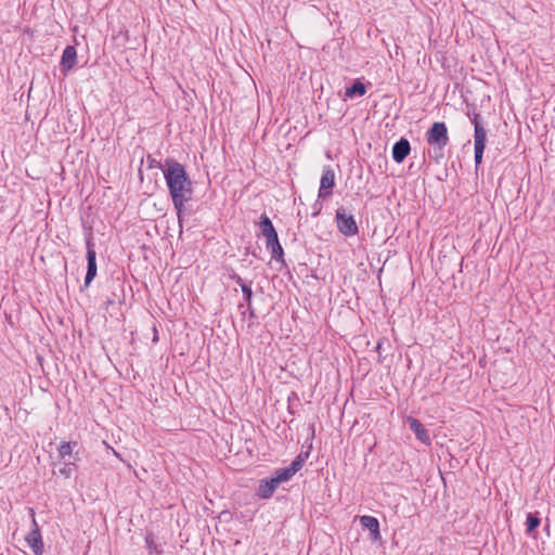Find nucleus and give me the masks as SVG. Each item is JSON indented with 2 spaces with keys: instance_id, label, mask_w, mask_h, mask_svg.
I'll use <instances>...</instances> for the list:
<instances>
[{
  "instance_id": "16",
  "label": "nucleus",
  "mask_w": 555,
  "mask_h": 555,
  "mask_svg": "<svg viewBox=\"0 0 555 555\" xmlns=\"http://www.w3.org/2000/svg\"><path fill=\"white\" fill-rule=\"evenodd\" d=\"M540 522H541V520L537 514L529 513L527 515V519H526L527 534H531L532 531L535 530L540 526Z\"/></svg>"
},
{
  "instance_id": "8",
  "label": "nucleus",
  "mask_w": 555,
  "mask_h": 555,
  "mask_svg": "<svg viewBox=\"0 0 555 555\" xmlns=\"http://www.w3.org/2000/svg\"><path fill=\"white\" fill-rule=\"evenodd\" d=\"M360 524L364 529L370 531L371 540L376 542L382 539L379 531V521L376 517L364 515L360 517Z\"/></svg>"
},
{
  "instance_id": "5",
  "label": "nucleus",
  "mask_w": 555,
  "mask_h": 555,
  "mask_svg": "<svg viewBox=\"0 0 555 555\" xmlns=\"http://www.w3.org/2000/svg\"><path fill=\"white\" fill-rule=\"evenodd\" d=\"M87 247V273L85 276V286L88 287L96 275V254L91 237L86 241Z\"/></svg>"
},
{
  "instance_id": "2",
  "label": "nucleus",
  "mask_w": 555,
  "mask_h": 555,
  "mask_svg": "<svg viewBox=\"0 0 555 555\" xmlns=\"http://www.w3.org/2000/svg\"><path fill=\"white\" fill-rule=\"evenodd\" d=\"M28 513L31 518V529L25 537V541L27 545L33 550L35 555H42L44 546L40 533V528L35 517V509L33 507H29Z\"/></svg>"
},
{
  "instance_id": "18",
  "label": "nucleus",
  "mask_w": 555,
  "mask_h": 555,
  "mask_svg": "<svg viewBox=\"0 0 555 555\" xmlns=\"http://www.w3.org/2000/svg\"><path fill=\"white\" fill-rule=\"evenodd\" d=\"M75 446H77V442H62L59 448L61 459H65L67 455H70L73 452V447Z\"/></svg>"
},
{
  "instance_id": "1",
  "label": "nucleus",
  "mask_w": 555,
  "mask_h": 555,
  "mask_svg": "<svg viewBox=\"0 0 555 555\" xmlns=\"http://www.w3.org/2000/svg\"><path fill=\"white\" fill-rule=\"evenodd\" d=\"M164 177L177 211L178 220L181 223L184 204L191 201L193 195L192 181L184 167L172 158L166 159Z\"/></svg>"
},
{
  "instance_id": "20",
  "label": "nucleus",
  "mask_w": 555,
  "mask_h": 555,
  "mask_svg": "<svg viewBox=\"0 0 555 555\" xmlns=\"http://www.w3.org/2000/svg\"><path fill=\"white\" fill-rule=\"evenodd\" d=\"M242 292L244 295V301L246 302L248 309L250 310V314L253 315V309H251V298H253V291L250 285H242Z\"/></svg>"
},
{
  "instance_id": "21",
  "label": "nucleus",
  "mask_w": 555,
  "mask_h": 555,
  "mask_svg": "<svg viewBox=\"0 0 555 555\" xmlns=\"http://www.w3.org/2000/svg\"><path fill=\"white\" fill-rule=\"evenodd\" d=\"M485 147H474V157L476 167L481 164L483 156Z\"/></svg>"
},
{
  "instance_id": "10",
  "label": "nucleus",
  "mask_w": 555,
  "mask_h": 555,
  "mask_svg": "<svg viewBox=\"0 0 555 555\" xmlns=\"http://www.w3.org/2000/svg\"><path fill=\"white\" fill-rule=\"evenodd\" d=\"M408 424L410 426V429L415 434L416 438L425 443L426 446H429L431 440L430 436L427 429L423 426V424L415 417H408Z\"/></svg>"
},
{
  "instance_id": "13",
  "label": "nucleus",
  "mask_w": 555,
  "mask_h": 555,
  "mask_svg": "<svg viewBox=\"0 0 555 555\" xmlns=\"http://www.w3.org/2000/svg\"><path fill=\"white\" fill-rule=\"evenodd\" d=\"M77 51L74 46H67L62 54V65L66 69H72L76 64Z\"/></svg>"
},
{
  "instance_id": "19",
  "label": "nucleus",
  "mask_w": 555,
  "mask_h": 555,
  "mask_svg": "<svg viewBox=\"0 0 555 555\" xmlns=\"http://www.w3.org/2000/svg\"><path fill=\"white\" fill-rule=\"evenodd\" d=\"M446 145H433V151L429 152V157L434 159L437 164L443 158V149Z\"/></svg>"
},
{
  "instance_id": "22",
  "label": "nucleus",
  "mask_w": 555,
  "mask_h": 555,
  "mask_svg": "<svg viewBox=\"0 0 555 555\" xmlns=\"http://www.w3.org/2000/svg\"><path fill=\"white\" fill-rule=\"evenodd\" d=\"M302 463L300 461L294 460L291 465L287 467L293 475H295L301 467Z\"/></svg>"
},
{
  "instance_id": "6",
  "label": "nucleus",
  "mask_w": 555,
  "mask_h": 555,
  "mask_svg": "<svg viewBox=\"0 0 555 555\" xmlns=\"http://www.w3.org/2000/svg\"><path fill=\"white\" fill-rule=\"evenodd\" d=\"M335 185V172L326 166L323 169V173L320 181L319 197L325 198L332 195V190Z\"/></svg>"
},
{
  "instance_id": "3",
  "label": "nucleus",
  "mask_w": 555,
  "mask_h": 555,
  "mask_svg": "<svg viewBox=\"0 0 555 555\" xmlns=\"http://www.w3.org/2000/svg\"><path fill=\"white\" fill-rule=\"evenodd\" d=\"M429 145H447L449 142L448 128L444 122L436 121L426 132Z\"/></svg>"
},
{
  "instance_id": "7",
  "label": "nucleus",
  "mask_w": 555,
  "mask_h": 555,
  "mask_svg": "<svg viewBox=\"0 0 555 555\" xmlns=\"http://www.w3.org/2000/svg\"><path fill=\"white\" fill-rule=\"evenodd\" d=\"M259 227L262 235L266 237V246L279 241L278 232L266 214L260 217Z\"/></svg>"
},
{
  "instance_id": "11",
  "label": "nucleus",
  "mask_w": 555,
  "mask_h": 555,
  "mask_svg": "<svg viewBox=\"0 0 555 555\" xmlns=\"http://www.w3.org/2000/svg\"><path fill=\"white\" fill-rule=\"evenodd\" d=\"M479 115L475 114L473 118V124L475 128L474 133V147H486L487 140V131L483 126L478 120Z\"/></svg>"
},
{
  "instance_id": "23",
  "label": "nucleus",
  "mask_w": 555,
  "mask_h": 555,
  "mask_svg": "<svg viewBox=\"0 0 555 555\" xmlns=\"http://www.w3.org/2000/svg\"><path fill=\"white\" fill-rule=\"evenodd\" d=\"M72 467L68 464H65L62 468H60V474L65 476L66 478L70 477L72 475Z\"/></svg>"
},
{
  "instance_id": "25",
  "label": "nucleus",
  "mask_w": 555,
  "mask_h": 555,
  "mask_svg": "<svg viewBox=\"0 0 555 555\" xmlns=\"http://www.w3.org/2000/svg\"><path fill=\"white\" fill-rule=\"evenodd\" d=\"M235 282L240 285L241 288L242 285H248L241 276H236Z\"/></svg>"
},
{
  "instance_id": "14",
  "label": "nucleus",
  "mask_w": 555,
  "mask_h": 555,
  "mask_svg": "<svg viewBox=\"0 0 555 555\" xmlns=\"http://www.w3.org/2000/svg\"><path fill=\"white\" fill-rule=\"evenodd\" d=\"M365 92L366 88L364 83L361 82L360 80H354V82L350 87L346 88L345 95L347 98H353L356 95L362 96L365 94Z\"/></svg>"
},
{
  "instance_id": "12",
  "label": "nucleus",
  "mask_w": 555,
  "mask_h": 555,
  "mask_svg": "<svg viewBox=\"0 0 555 555\" xmlns=\"http://www.w3.org/2000/svg\"><path fill=\"white\" fill-rule=\"evenodd\" d=\"M280 485L274 480V478L271 476L269 479L261 480L257 494L261 499H269L274 493L275 489Z\"/></svg>"
},
{
  "instance_id": "17",
  "label": "nucleus",
  "mask_w": 555,
  "mask_h": 555,
  "mask_svg": "<svg viewBox=\"0 0 555 555\" xmlns=\"http://www.w3.org/2000/svg\"><path fill=\"white\" fill-rule=\"evenodd\" d=\"M266 247L268 250H270L273 259L283 261L284 251L279 241Z\"/></svg>"
},
{
  "instance_id": "15",
  "label": "nucleus",
  "mask_w": 555,
  "mask_h": 555,
  "mask_svg": "<svg viewBox=\"0 0 555 555\" xmlns=\"http://www.w3.org/2000/svg\"><path fill=\"white\" fill-rule=\"evenodd\" d=\"M294 475L291 473V470L287 467L280 468L274 472L272 477L274 480L281 485L282 482L288 481Z\"/></svg>"
},
{
  "instance_id": "9",
  "label": "nucleus",
  "mask_w": 555,
  "mask_h": 555,
  "mask_svg": "<svg viewBox=\"0 0 555 555\" xmlns=\"http://www.w3.org/2000/svg\"><path fill=\"white\" fill-rule=\"evenodd\" d=\"M411 145L408 139L401 138L399 141H397L392 146V159L400 164L402 163L406 156L410 154Z\"/></svg>"
},
{
  "instance_id": "26",
  "label": "nucleus",
  "mask_w": 555,
  "mask_h": 555,
  "mask_svg": "<svg viewBox=\"0 0 555 555\" xmlns=\"http://www.w3.org/2000/svg\"><path fill=\"white\" fill-rule=\"evenodd\" d=\"M383 343L378 341L376 346V350L379 352L382 350Z\"/></svg>"
},
{
  "instance_id": "4",
  "label": "nucleus",
  "mask_w": 555,
  "mask_h": 555,
  "mask_svg": "<svg viewBox=\"0 0 555 555\" xmlns=\"http://www.w3.org/2000/svg\"><path fill=\"white\" fill-rule=\"evenodd\" d=\"M337 228L346 236H352L358 233V225L352 215H347L345 209L339 208L336 210Z\"/></svg>"
},
{
  "instance_id": "24",
  "label": "nucleus",
  "mask_w": 555,
  "mask_h": 555,
  "mask_svg": "<svg viewBox=\"0 0 555 555\" xmlns=\"http://www.w3.org/2000/svg\"><path fill=\"white\" fill-rule=\"evenodd\" d=\"M307 457H308V452L307 453H300L299 455H297L295 457V460L300 461V463L304 464Z\"/></svg>"
}]
</instances>
